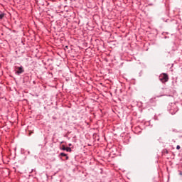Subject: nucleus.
<instances>
[{"label":"nucleus","mask_w":182,"mask_h":182,"mask_svg":"<svg viewBox=\"0 0 182 182\" xmlns=\"http://www.w3.org/2000/svg\"><path fill=\"white\" fill-rule=\"evenodd\" d=\"M159 80L162 82V83H166V82L168 81V75L166 73H163L159 76Z\"/></svg>","instance_id":"1"},{"label":"nucleus","mask_w":182,"mask_h":182,"mask_svg":"<svg viewBox=\"0 0 182 182\" xmlns=\"http://www.w3.org/2000/svg\"><path fill=\"white\" fill-rule=\"evenodd\" d=\"M16 69H18L17 71H16V75H21L25 72V70H23V67L21 65L20 67H16Z\"/></svg>","instance_id":"2"},{"label":"nucleus","mask_w":182,"mask_h":182,"mask_svg":"<svg viewBox=\"0 0 182 182\" xmlns=\"http://www.w3.org/2000/svg\"><path fill=\"white\" fill-rule=\"evenodd\" d=\"M61 150L68 151V153L72 152V149L70 147H66V146H65V145L62 146Z\"/></svg>","instance_id":"3"},{"label":"nucleus","mask_w":182,"mask_h":182,"mask_svg":"<svg viewBox=\"0 0 182 182\" xmlns=\"http://www.w3.org/2000/svg\"><path fill=\"white\" fill-rule=\"evenodd\" d=\"M60 156H62L63 157H65L66 160H69V156H68V155L63 152H61L60 154Z\"/></svg>","instance_id":"4"},{"label":"nucleus","mask_w":182,"mask_h":182,"mask_svg":"<svg viewBox=\"0 0 182 182\" xmlns=\"http://www.w3.org/2000/svg\"><path fill=\"white\" fill-rule=\"evenodd\" d=\"M4 16V14H0V19H2Z\"/></svg>","instance_id":"5"},{"label":"nucleus","mask_w":182,"mask_h":182,"mask_svg":"<svg viewBox=\"0 0 182 182\" xmlns=\"http://www.w3.org/2000/svg\"><path fill=\"white\" fill-rule=\"evenodd\" d=\"M176 150H180V145H177Z\"/></svg>","instance_id":"6"},{"label":"nucleus","mask_w":182,"mask_h":182,"mask_svg":"<svg viewBox=\"0 0 182 182\" xmlns=\"http://www.w3.org/2000/svg\"><path fill=\"white\" fill-rule=\"evenodd\" d=\"M171 114H176V112H171Z\"/></svg>","instance_id":"7"},{"label":"nucleus","mask_w":182,"mask_h":182,"mask_svg":"<svg viewBox=\"0 0 182 182\" xmlns=\"http://www.w3.org/2000/svg\"><path fill=\"white\" fill-rule=\"evenodd\" d=\"M179 174L180 176H182V171H180Z\"/></svg>","instance_id":"8"},{"label":"nucleus","mask_w":182,"mask_h":182,"mask_svg":"<svg viewBox=\"0 0 182 182\" xmlns=\"http://www.w3.org/2000/svg\"><path fill=\"white\" fill-rule=\"evenodd\" d=\"M28 154H31V152L28 151Z\"/></svg>","instance_id":"9"},{"label":"nucleus","mask_w":182,"mask_h":182,"mask_svg":"<svg viewBox=\"0 0 182 182\" xmlns=\"http://www.w3.org/2000/svg\"><path fill=\"white\" fill-rule=\"evenodd\" d=\"M69 146H72V144H69Z\"/></svg>","instance_id":"10"}]
</instances>
